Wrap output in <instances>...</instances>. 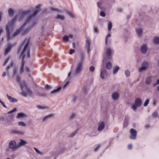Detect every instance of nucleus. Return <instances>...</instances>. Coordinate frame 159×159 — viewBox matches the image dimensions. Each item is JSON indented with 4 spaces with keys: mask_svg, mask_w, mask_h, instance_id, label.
Segmentation results:
<instances>
[{
    "mask_svg": "<svg viewBox=\"0 0 159 159\" xmlns=\"http://www.w3.org/2000/svg\"><path fill=\"white\" fill-rule=\"evenodd\" d=\"M30 42V41L29 39H25L22 43L18 49V52H21L20 57L22 59L19 71L20 74H22L24 72V68L25 65L24 59L25 57L26 56L28 58H29L30 57V51L28 48Z\"/></svg>",
    "mask_w": 159,
    "mask_h": 159,
    "instance_id": "obj_1",
    "label": "nucleus"
},
{
    "mask_svg": "<svg viewBox=\"0 0 159 159\" xmlns=\"http://www.w3.org/2000/svg\"><path fill=\"white\" fill-rule=\"evenodd\" d=\"M40 5L38 4L36 7V10L34 11L33 13L30 14L26 20V24H28V27L24 31L23 34H27L28 32L37 23V20L36 19V16L40 11Z\"/></svg>",
    "mask_w": 159,
    "mask_h": 159,
    "instance_id": "obj_2",
    "label": "nucleus"
},
{
    "mask_svg": "<svg viewBox=\"0 0 159 159\" xmlns=\"http://www.w3.org/2000/svg\"><path fill=\"white\" fill-rule=\"evenodd\" d=\"M114 52V49L112 47L109 46L106 47L104 49L103 54L104 59L103 60V62H106L111 60Z\"/></svg>",
    "mask_w": 159,
    "mask_h": 159,
    "instance_id": "obj_3",
    "label": "nucleus"
},
{
    "mask_svg": "<svg viewBox=\"0 0 159 159\" xmlns=\"http://www.w3.org/2000/svg\"><path fill=\"white\" fill-rule=\"evenodd\" d=\"M20 87L22 91V92L20 93V95L24 97H26L27 95L26 93L30 95L32 94V91L28 88L25 81H23L21 83Z\"/></svg>",
    "mask_w": 159,
    "mask_h": 159,
    "instance_id": "obj_4",
    "label": "nucleus"
},
{
    "mask_svg": "<svg viewBox=\"0 0 159 159\" xmlns=\"http://www.w3.org/2000/svg\"><path fill=\"white\" fill-rule=\"evenodd\" d=\"M16 19V18L15 17L11 21H9L8 24L6 26L7 38V40L8 41H9L10 39V34L9 29H11L13 28Z\"/></svg>",
    "mask_w": 159,
    "mask_h": 159,
    "instance_id": "obj_5",
    "label": "nucleus"
},
{
    "mask_svg": "<svg viewBox=\"0 0 159 159\" xmlns=\"http://www.w3.org/2000/svg\"><path fill=\"white\" fill-rule=\"evenodd\" d=\"M30 10H27L20 12L19 14L17 15L15 17L19 20H21L25 18L27 19L30 16ZM27 19H26V20Z\"/></svg>",
    "mask_w": 159,
    "mask_h": 159,
    "instance_id": "obj_6",
    "label": "nucleus"
},
{
    "mask_svg": "<svg viewBox=\"0 0 159 159\" xmlns=\"http://www.w3.org/2000/svg\"><path fill=\"white\" fill-rule=\"evenodd\" d=\"M142 104V100L140 98H137L136 99L134 104H133L132 106V109L134 111H136L137 107H139Z\"/></svg>",
    "mask_w": 159,
    "mask_h": 159,
    "instance_id": "obj_7",
    "label": "nucleus"
},
{
    "mask_svg": "<svg viewBox=\"0 0 159 159\" xmlns=\"http://www.w3.org/2000/svg\"><path fill=\"white\" fill-rule=\"evenodd\" d=\"M82 67L83 64H82L81 62H79L77 64L75 70V74L76 75H78L81 73Z\"/></svg>",
    "mask_w": 159,
    "mask_h": 159,
    "instance_id": "obj_8",
    "label": "nucleus"
},
{
    "mask_svg": "<svg viewBox=\"0 0 159 159\" xmlns=\"http://www.w3.org/2000/svg\"><path fill=\"white\" fill-rule=\"evenodd\" d=\"M131 135L129 136V138L131 139L135 140L136 139L137 132L136 130L132 128L130 130Z\"/></svg>",
    "mask_w": 159,
    "mask_h": 159,
    "instance_id": "obj_9",
    "label": "nucleus"
},
{
    "mask_svg": "<svg viewBox=\"0 0 159 159\" xmlns=\"http://www.w3.org/2000/svg\"><path fill=\"white\" fill-rule=\"evenodd\" d=\"M26 25H27L28 26V24H26V22H25L21 26L20 28L18 29L13 34V36L15 37L17 36L20 32H21L23 30L25 26Z\"/></svg>",
    "mask_w": 159,
    "mask_h": 159,
    "instance_id": "obj_10",
    "label": "nucleus"
},
{
    "mask_svg": "<svg viewBox=\"0 0 159 159\" xmlns=\"http://www.w3.org/2000/svg\"><path fill=\"white\" fill-rule=\"evenodd\" d=\"M108 76V73L105 68H102L101 70V77L102 79H105Z\"/></svg>",
    "mask_w": 159,
    "mask_h": 159,
    "instance_id": "obj_11",
    "label": "nucleus"
},
{
    "mask_svg": "<svg viewBox=\"0 0 159 159\" xmlns=\"http://www.w3.org/2000/svg\"><path fill=\"white\" fill-rule=\"evenodd\" d=\"M71 75V72H70L68 75V78L66 80L64 81V83H65V84L63 85L62 88L64 89H65L69 85L70 83V80L71 78L70 77V75Z\"/></svg>",
    "mask_w": 159,
    "mask_h": 159,
    "instance_id": "obj_12",
    "label": "nucleus"
},
{
    "mask_svg": "<svg viewBox=\"0 0 159 159\" xmlns=\"http://www.w3.org/2000/svg\"><path fill=\"white\" fill-rule=\"evenodd\" d=\"M11 133L14 134H16L21 135H22L24 134V131L17 129L12 130Z\"/></svg>",
    "mask_w": 159,
    "mask_h": 159,
    "instance_id": "obj_13",
    "label": "nucleus"
},
{
    "mask_svg": "<svg viewBox=\"0 0 159 159\" xmlns=\"http://www.w3.org/2000/svg\"><path fill=\"white\" fill-rule=\"evenodd\" d=\"M90 40L89 39H87L86 41V45L85 48L87 50V52L89 53L91 51L90 49Z\"/></svg>",
    "mask_w": 159,
    "mask_h": 159,
    "instance_id": "obj_14",
    "label": "nucleus"
},
{
    "mask_svg": "<svg viewBox=\"0 0 159 159\" xmlns=\"http://www.w3.org/2000/svg\"><path fill=\"white\" fill-rule=\"evenodd\" d=\"M105 123L103 121H100L98 123V130L100 132L102 131L105 128Z\"/></svg>",
    "mask_w": 159,
    "mask_h": 159,
    "instance_id": "obj_15",
    "label": "nucleus"
},
{
    "mask_svg": "<svg viewBox=\"0 0 159 159\" xmlns=\"http://www.w3.org/2000/svg\"><path fill=\"white\" fill-rule=\"evenodd\" d=\"M16 143L14 140L11 141L9 143V146L10 149H14L16 147Z\"/></svg>",
    "mask_w": 159,
    "mask_h": 159,
    "instance_id": "obj_16",
    "label": "nucleus"
},
{
    "mask_svg": "<svg viewBox=\"0 0 159 159\" xmlns=\"http://www.w3.org/2000/svg\"><path fill=\"white\" fill-rule=\"evenodd\" d=\"M147 46L145 44L142 45L140 48V51L143 53H145L147 51Z\"/></svg>",
    "mask_w": 159,
    "mask_h": 159,
    "instance_id": "obj_17",
    "label": "nucleus"
},
{
    "mask_svg": "<svg viewBox=\"0 0 159 159\" xmlns=\"http://www.w3.org/2000/svg\"><path fill=\"white\" fill-rule=\"evenodd\" d=\"M153 42L154 45L159 47V37L157 36L154 37Z\"/></svg>",
    "mask_w": 159,
    "mask_h": 159,
    "instance_id": "obj_18",
    "label": "nucleus"
},
{
    "mask_svg": "<svg viewBox=\"0 0 159 159\" xmlns=\"http://www.w3.org/2000/svg\"><path fill=\"white\" fill-rule=\"evenodd\" d=\"M53 116V114H50L44 116L42 119L43 122H46L49 119L51 118Z\"/></svg>",
    "mask_w": 159,
    "mask_h": 159,
    "instance_id": "obj_19",
    "label": "nucleus"
},
{
    "mask_svg": "<svg viewBox=\"0 0 159 159\" xmlns=\"http://www.w3.org/2000/svg\"><path fill=\"white\" fill-rule=\"evenodd\" d=\"M7 96L8 98V99L11 102H18V100L17 99L15 98L12 97L11 96L7 94Z\"/></svg>",
    "mask_w": 159,
    "mask_h": 159,
    "instance_id": "obj_20",
    "label": "nucleus"
},
{
    "mask_svg": "<svg viewBox=\"0 0 159 159\" xmlns=\"http://www.w3.org/2000/svg\"><path fill=\"white\" fill-rule=\"evenodd\" d=\"M60 150H58L56 151L55 150L52 151V156L54 155L55 156H57L60 154L62 152V151L61 150L60 148Z\"/></svg>",
    "mask_w": 159,
    "mask_h": 159,
    "instance_id": "obj_21",
    "label": "nucleus"
},
{
    "mask_svg": "<svg viewBox=\"0 0 159 159\" xmlns=\"http://www.w3.org/2000/svg\"><path fill=\"white\" fill-rule=\"evenodd\" d=\"M12 48V46L11 45H8L5 49V52L4 53V55H7L8 53L11 50Z\"/></svg>",
    "mask_w": 159,
    "mask_h": 159,
    "instance_id": "obj_22",
    "label": "nucleus"
},
{
    "mask_svg": "<svg viewBox=\"0 0 159 159\" xmlns=\"http://www.w3.org/2000/svg\"><path fill=\"white\" fill-rule=\"evenodd\" d=\"M143 30L141 28H139L136 30L137 34L138 37H141L142 34Z\"/></svg>",
    "mask_w": 159,
    "mask_h": 159,
    "instance_id": "obj_23",
    "label": "nucleus"
},
{
    "mask_svg": "<svg viewBox=\"0 0 159 159\" xmlns=\"http://www.w3.org/2000/svg\"><path fill=\"white\" fill-rule=\"evenodd\" d=\"M27 143V142L25 140H23V139H20V142L17 145V147H20L24 145H25Z\"/></svg>",
    "mask_w": 159,
    "mask_h": 159,
    "instance_id": "obj_24",
    "label": "nucleus"
},
{
    "mask_svg": "<svg viewBox=\"0 0 159 159\" xmlns=\"http://www.w3.org/2000/svg\"><path fill=\"white\" fill-rule=\"evenodd\" d=\"M61 87H59L56 89H54L52 91H51L50 92V94H55V93H57L59 92L60 90H61Z\"/></svg>",
    "mask_w": 159,
    "mask_h": 159,
    "instance_id": "obj_25",
    "label": "nucleus"
},
{
    "mask_svg": "<svg viewBox=\"0 0 159 159\" xmlns=\"http://www.w3.org/2000/svg\"><path fill=\"white\" fill-rule=\"evenodd\" d=\"M112 97L113 99L116 100L119 97V94L117 92H114L112 94Z\"/></svg>",
    "mask_w": 159,
    "mask_h": 159,
    "instance_id": "obj_26",
    "label": "nucleus"
},
{
    "mask_svg": "<svg viewBox=\"0 0 159 159\" xmlns=\"http://www.w3.org/2000/svg\"><path fill=\"white\" fill-rule=\"evenodd\" d=\"M80 60L79 62H81L82 64L84 61L85 59L84 55L83 52H81L80 53Z\"/></svg>",
    "mask_w": 159,
    "mask_h": 159,
    "instance_id": "obj_27",
    "label": "nucleus"
},
{
    "mask_svg": "<svg viewBox=\"0 0 159 159\" xmlns=\"http://www.w3.org/2000/svg\"><path fill=\"white\" fill-rule=\"evenodd\" d=\"M97 6L98 7L100 8L101 11H105V8L104 7L102 6V3L100 2H98L97 3Z\"/></svg>",
    "mask_w": 159,
    "mask_h": 159,
    "instance_id": "obj_28",
    "label": "nucleus"
},
{
    "mask_svg": "<svg viewBox=\"0 0 159 159\" xmlns=\"http://www.w3.org/2000/svg\"><path fill=\"white\" fill-rule=\"evenodd\" d=\"M36 107L39 110H43L45 109H47V107L44 106L38 105L36 106Z\"/></svg>",
    "mask_w": 159,
    "mask_h": 159,
    "instance_id": "obj_29",
    "label": "nucleus"
},
{
    "mask_svg": "<svg viewBox=\"0 0 159 159\" xmlns=\"http://www.w3.org/2000/svg\"><path fill=\"white\" fill-rule=\"evenodd\" d=\"M152 82V79L150 77H148L146 80L145 83L147 85H149Z\"/></svg>",
    "mask_w": 159,
    "mask_h": 159,
    "instance_id": "obj_30",
    "label": "nucleus"
},
{
    "mask_svg": "<svg viewBox=\"0 0 159 159\" xmlns=\"http://www.w3.org/2000/svg\"><path fill=\"white\" fill-rule=\"evenodd\" d=\"M78 100V97L75 95H73L71 98V101L75 103Z\"/></svg>",
    "mask_w": 159,
    "mask_h": 159,
    "instance_id": "obj_31",
    "label": "nucleus"
},
{
    "mask_svg": "<svg viewBox=\"0 0 159 159\" xmlns=\"http://www.w3.org/2000/svg\"><path fill=\"white\" fill-rule=\"evenodd\" d=\"M112 66V63L110 62L109 61L106 63V68L108 70H110Z\"/></svg>",
    "mask_w": 159,
    "mask_h": 159,
    "instance_id": "obj_32",
    "label": "nucleus"
},
{
    "mask_svg": "<svg viewBox=\"0 0 159 159\" xmlns=\"http://www.w3.org/2000/svg\"><path fill=\"white\" fill-rule=\"evenodd\" d=\"M36 95L40 97H44L45 96L46 94L45 93H41L38 91L36 92Z\"/></svg>",
    "mask_w": 159,
    "mask_h": 159,
    "instance_id": "obj_33",
    "label": "nucleus"
},
{
    "mask_svg": "<svg viewBox=\"0 0 159 159\" xmlns=\"http://www.w3.org/2000/svg\"><path fill=\"white\" fill-rule=\"evenodd\" d=\"M17 115L19 118H22L26 117V115L22 112L19 113Z\"/></svg>",
    "mask_w": 159,
    "mask_h": 159,
    "instance_id": "obj_34",
    "label": "nucleus"
},
{
    "mask_svg": "<svg viewBox=\"0 0 159 159\" xmlns=\"http://www.w3.org/2000/svg\"><path fill=\"white\" fill-rule=\"evenodd\" d=\"M14 13V11L12 8H9L8 10V14L10 16H13Z\"/></svg>",
    "mask_w": 159,
    "mask_h": 159,
    "instance_id": "obj_35",
    "label": "nucleus"
},
{
    "mask_svg": "<svg viewBox=\"0 0 159 159\" xmlns=\"http://www.w3.org/2000/svg\"><path fill=\"white\" fill-rule=\"evenodd\" d=\"M56 18L63 20L65 19V17L63 16L60 15H57V16Z\"/></svg>",
    "mask_w": 159,
    "mask_h": 159,
    "instance_id": "obj_36",
    "label": "nucleus"
},
{
    "mask_svg": "<svg viewBox=\"0 0 159 159\" xmlns=\"http://www.w3.org/2000/svg\"><path fill=\"white\" fill-rule=\"evenodd\" d=\"M148 65L149 64L148 62L144 61L142 63V66L144 68H145L146 70Z\"/></svg>",
    "mask_w": 159,
    "mask_h": 159,
    "instance_id": "obj_37",
    "label": "nucleus"
},
{
    "mask_svg": "<svg viewBox=\"0 0 159 159\" xmlns=\"http://www.w3.org/2000/svg\"><path fill=\"white\" fill-rule=\"evenodd\" d=\"M16 81L19 83L20 86V84L21 83H22L23 81H20V78L19 75H17L16 77Z\"/></svg>",
    "mask_w": 159,
    "mask_h": 159,
    "instance_id": "obj_38",
    "label": "nucleus"
},
{
    "mask_svg": "<svg viewBox=\"0 0 159 159\" xmlns=\"http://www.w3.org/2000/svg\"><path fill=\"white\" fill-rule=\"evenodd\" d=\"M119 69L120 67L119 66H116V68H114L113 69V74H116Z\"/></svg>",
    "mask_w": 159,
    "mask_h": 159,
    "instance_id": "obj_39",
    "label": "nucleus"
},
{
    "mask_svg": "<svg viewBox=\"0 0 159 159\" xmlns=\"http://www.w3.org/2000/svg\"><path fill=\"white\" fill-rule=\"evenodd\" d=\"M112 27V23L111 21H109L108 24V29L109 31L111 30Z\"/></svg>",
    "mask_w": 159,
    "mask_h": 159,
    "instance_id": "obj_40",
    "label": "nucleus"
},
{
    "mask_svg": "<svg viewBox=\"0 0 159 159\" xmlns=\"http://www.w3.org/2000/svg\"><path fill=\"white\" fill-rule=\"evenodd\" d=\"M66 13L67 14L69 15V16H70L72 18H74V14H73V13L70 11H66Z\"/></svg>",
    "mask_w": 159,
    "mask_h": 159,
    "instance_id": "obj_41",
    "label": "nucleus"
},
{
    "mask_svg": "<svg viewBox=\"0 0 159 159\" xmlns=\"http://www.w3.org/2000/svg\"><path fill=\"white\" fill-rule=\"evenodd\" d=\"M34 149L35 152H36L37 154L41 156L43 155V153L42 152H41L40 151H39L37 148H34Z\"/></svg>",
    "mask_w": 159,
    "mask_h": 159,
    "instance_id": "obj_42",
    "label": "nucleus"
},
{
    "mask_svg": "<svg viewBox=\"0 0 159 159\" xmlns=\"http://www.w3.org/2000/svg\"><path fill=\"white\" fill-rule=\"evenodd\" d=\"M93 31L94 32L97 34L99 33V31L98 29V28L96 26H94L93 27Z\"/></svg>",
    "mask_w": 159,
    "mask_h": 159,
    "instance_id": "obj_43",
    "label": "nucleus"
},
{
    "mask_svg": "<svg viewBox=\"0 0 159 159\" xmlns=\"http://www.w3.org/2000/svg\"><path fill=\"white\" fill-rule=\"evenodd\" d=\"M18 125L19 126H22L24 127H25L26 126V124L22 121L18 122Z\"/></svg>",
    "mask_w": 159,
    "mask_h": 159,
    "instance_id": "obj_44",
    "label": "nucleus"
},
{
    "mask_svg": "<svg viewBox=\"0 0 159 159\" xmlns=\"http://www.w3.org/2000/svg\"><path fill=\"white\" fill-rule=\"evenodd\" d=\"M125 73L126 76L128 77L130 75V72L129 70H127L125 71Z\"/></svg>",
    "mask_w": 159,
    "mask_h": 159,
    "instance_id": "obj_45",
    "label": "nucleus"
},
{
    "mask_svg": "<svg viewBox=\"0 0 159 159\" xmlns=\"http://www.w3.org/2000/svg\"><path fill=\"white\" fill-rule=\"evenodd\" d=\"M51 9L52 11H57L60 13L61 12V11L60 10L53 7H51Z\"/></svg>",
    "mask_w": 159,
    "mask_h": 159,
    "instance_id": "obj_46",
    "label": "nucleus"
},
{
    "mask_svg": "<svg viewBox=\"0 0 159 159\" xmlns=\"http://www.w3.org/2000/svg\"><path fill=\"white\" fill-rule=\"evenodd\" d=\"M146 70L145 68L142 66L141 67H139V72H141L143 71H145Z\"/></svg>",
    "mask_w": 159,
    "mask_h": 159,
    "instance_id": "obj_47",
    "label": "nucleus"
},
{
    "mask_svg": "<svg viewBox=\"0 0 159 159\" xmlns=\"http://www.w3.org/2000/svg\"><path fill=\"white\" fill-rule=\"evenodd\" d=\"M77 131V130H75L72 133L70 134L69 135V137H71L74 136L76 134Z\"/></svg>",
    "mask_w": 159,
    "mask_h": 159,
    "instance_id": "obj_48",
    "label": "nucleus"
},
{
    "mask_svg": "<svg viewBox=\"0 0 159 159\" xmlns=\"http://www.w3.org/2000/svg\"><path fill=\"white\" fill-rule=\"evenodd\" d=\"M17 110L16 108H15L13 110H12L10 111H9L7 113L8 114L12 113H13L14 112H15L16 111H17Z\"/></svg>",
    "mask_w": 159,
    "mask_h": 159,
    "instance_id": "obj_49",
    "label": "nucleus"
},
{
    "mask_svg": "<svg viewBox=\"0 0 159 159\" xmlns=\"http://www.w3.org/2000/svg\"><path fill=\"white\" fill-rule=\"evenodd\" d=\"M13 65V62L12 61L11 62L10 65L8 66L7 68V70H8L10 68V67L12 66Z\"/></svg>",
    "mask_w": 159,
    "mask_h": 159,
    "instance_id": "obj_50",
    "label": "nucleus"
},
{
    "mask_svg": "<svg viewBox=\"0 0 159 159\" xmlns=\"http://www.w3.org/2000/svg\"><path fill=\"white\" fill-rule=\"evenodd\" d=\"M89 70L90 71L93 72L95 70V67L93 66H91L89 68Z\"/></svg>",
    "mask_w": 159,
    "mask_h": 159,
    "instance_id": "obj_51",
    "label": "nucleus"
},
{
    "mask_svg": "<svg viewBox=\"0 0 159 159\" xmlns=\"http://www.w3.org/2000/svg\"><path fill=\"white\" fill-rule=\"evenodd\" d=\"M149 102V99H147L145 101V102L144 103V107H146L148 104Z\"/></svg>",
    "mask_w": 159,
    "mask_h": 159,
    "instance_id": "obj_52",
    "label": "nucleus"
},
{
    "mask_svg": "<svg viewBox=\"0 0 159 159\" xmlns=\"http://www.w3.org/2000/svg\"><path fill=\"white\" fill-rule=\"evenodd\" d=\"M100 15L102 17H104L106 16V14L103 11H101L100 12Z\"/></svg>",
    "mask_w": 159,
    "mask_h": 159,
    "instance_id": "obj_53",
    "label": "nucleus"
},
{
    "mask_svg": "<svg viewBox=\"0 0 159 159\" xmlns=\"http://www.w3.org/2000/svg\"><path fill=\"white\" fill-rule=\"evenodd\" d=\"M63 40L65 41H68L69 40L68 37L67 36H65L63 37Z\"/></svg>",
    "mask_w": 159,
    "mask_h": 159,
    "instance_id": "obj_54",
    "label": "nucleus"
},
{
    "mask_svg": "<svg viewBox=\"0 0 159 159\" xmlns=\"http://www.w3.org/2000/svg\"><path fill=\"white\" fill-rule=\"evenodd\" d=\"M9 59H10V58L9 57H8L7 58L5 61V62H4V63L3 64V66H5L6 65V64L9 61Z\"/></svg>",
    "mask_w": 159,
    "mask_h": 159,
    "instance_id": "obj_55",
    "label": "nucleus"
},
{
    "mask_svg": "<svg viewBox=\"0 0 159 159\" xmlns=\"http://www.w3.org/2000/svg\"><path fill=\"white\" fill-rule=\"evenodd\" d=\"M75 116V114L74 113H73L72 115L70 116V117L69 118L70 119H74Z\"/></svg>",
    "mask_w": 159,
    "mask_h": 159,
    "instance_id": "obj_56",
    "label": "nucleus"
},
{
    "mask_svg": "<svg viewBox=\"0 0 159 159\" xmlns=\"http://www.w3.org/2000/svg\"><path fill=\"white\" fill-rule=\"evenodd\" d=\"M159 84V79L157 80V81L156 83H154L153 84V87H155L158 84Z\"/></svg>",
    "mask_w": 159,
    "mask_h": 159,
    "instance_id": "obj_57",
    "label": "nucleus"
},
{
    "mask_svg": "<svg viewBox=\"0 0 159 159\" xmlns=\"http://www.w3.org/2000/svg\"><path fill=\"white\" fill-rule=\"evenodd\" d=\"M158 115V113L157 112H154L152 114V116L153 117L156 118V117Z\"/></svg>",
    "mask_w": 159,
    "mask_h": 159,
    "instance_id": "obj_58",
    "label": "nucleus"
},
{
    "mask_svg": "<svg viewBox=\"0 0 159 159\" xmlns=\"http://www.w3.org/2000/svg\"><path fill=\"white\" fill-rule=\"evenodd\" d=\"M116 11L117 12L121 13L122 11V9L120 7L116 9Z\"/></svg>",
    "mask_w": 159,
    "mask_h": 159,
    "instance_id": "obj_59",
    "label": "nucleus"
},
{
    "mask_svg": "<svg viewBox=\"0 0 159 159\" xmlns=\"http://www.w3.org/2000/svg\"><path fill=\"white\" fill-rule=\"evenodd\" d=\"M45 89H51V87L48 84H46L45 85Z\"/></svg>",
    "mask_w": 159,
    "mask_h": 159,
    "instance_id": "obj_60",
    "label": "nucleus"
},
{
    "mask_svg": "<svg viewBox=\"0 0 159 159\" xmlns=\"http://www.w3.org/2000/svg\"><path fill=\"white\" fill-rule=\"evenodd\" d=\"M75 52V50L74 49H70V52H69V54L71 55L73 53H74Z\"/></svg>",
    "mask_w": 159,
    "mask_h": 159,
    "instance_id": "obj_61",
    "label": "nucleus"
},
{
    "mask_svg": "<svg viewBox=\"0 0 159 159\" xmlns=\"http://www.w3.org/2000/svg\"><path fill=\"white\" fill-rule=\"evenodd\" d=\"M101 146L100 145H98V146L94 149V151L96 152L97 150H98V149Z\"/></svg>",
    "mask_w": 159,
    "mask_h": 159,
    "instance_id": "obj_62",
    "label": "nucleus"
},
{
    "mask_svg": "<svg viewBox=\"0 0 159 159\" xmlns=\"http://www.w3.org/2000/svg\"><path fill=\"white\" fill-rule=\"evenodd\" d=\"M16 74V68H14L13 70V75H15Z\"/></svg>",
    "mask_w": 159,
    "mask_h": 159,
    "instance_id": "obj_63",
    "label": "nucleus"
},
{
    "mask_svg": "<svg viewBox=\"0 0 159 159\" xmlns=\"http://www.w3.org/2000/svg\"><path fill=\"white\" fill-rule=\"evenodd\" d=\"M25 70L27 72H29L30 71V69L28 66H25Z\"/></svg>",
    "mask_w": 159,
    "mask_h": 159,
    "instance_id": "obj_64",
    "label": "nucleus"
}]
</instances>
